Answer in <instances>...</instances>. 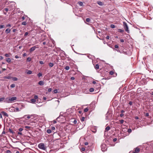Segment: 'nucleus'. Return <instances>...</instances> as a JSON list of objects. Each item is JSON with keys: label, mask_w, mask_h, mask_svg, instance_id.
<instances>
[{"label": "nucleus", "mask_w": 153, "mask_h": 153, "mask_svg": "<svg viewBox=\"0 0 153 153\" xmlns=\"http://www.w3.org/2000/svg\"><path fill=\"white\" fill-rule=\"evenodd\" d=\"M123 27H124L125 31L127 32L128 33H129V30L128 29V28L127 24L125 22H123Z\"/></svg>", "instance_id": "f257e3e1"}, {"label": "nucleus", "mask_w": 153, "mask_h": 153, "mask_svg": "<svg viewBox=\"0 0 153 153\" xmlns=\"http://www.w3.org/2000/svg\"><path fill=\"white\" fill-rule=\"evenodd\" d=\"M38 147L40 149L43 150H45L46 149L45 145L43 143H39L38 145Z\"/></svg>", "instance_id": "f03ea898"}, {"label": "nucleus", "mask_w": 153, "mask_h": 153, "mask_svg": "<svg viewBox=\"0 0 153 153\" xmlns=\"http://www.w3.org/2000/svg\"><path fill=\"white\" fill-rule=\"evenodd\" d=\"M87 57L90 59L93 60L95 58V57L92 55H88L87 56ZM95 61H93L92 60V62L93 63L94 65V63L95 62Z\"/></svg>", "instance_id": "7ed1b4c3"}, {"label": "nucleus", "mask_w": 153, "mask_h": 153, "mask_svg": "<svg viewBox=\"0 0 153 153\" xmlns=\"http://www.w3.org/2000/svg\"><path fill=\"white\" fill-rule=\"evenodd\" d=\"M101 150L103 152H105L107 149V148L105 144H103L101 145Z\"/></svg>", "instance_id": "20e7f679"}, {"label": "nucleus", "mask_w": 153, "mask_h": 153, "mask_svg": "<svg viewBox=\"0 0 153 153\" xmlns=\"http://www.w3.org/2000/svg\"><path fill=\"white\" fill-rule=\"evenodd\" d=\"M37 45L34 46L32 48H31L30 49V53L32 52L33 51H34L36 48H38V47H37Z\"/></svg>", "instance_id": "39448f33"}, {"label": "nucleus", "mask_w": 153, "mask_h": 153, "mask_svg": "<svg viewBox=\"0 0 153 153\" xmlns=\"http://www.w3.org/2000/svg\"><path fill=\"white\" fill-rule=\"evenodd\" d=\"M17 99V98L16 97H13L11 98H10V103L12 102H14V101L16 100Z\"/></svg>", "instance_id": "423d86ee"}, {"label": "nucleus", "mask_w": 153, "mask_h": 153, "mask_svg": "<svg viewBox=\"0 0 153 153\" xmlns=\"http://www.w3.org/2000/svg\"><path fill=\"white\" fill-rule=\"evenodd\" d=\"M109 74L111 75H113V76L114 77H116L117 76V74L113 71H110Z\"/></svg>", "instance_id": "0eeeda50"}, {"label": "nucleus", "mask_w": 153, "mask_h": 153, "mask_svg": "<svg viewBox=\"0 0 153 153\" xmlns=\"http://www.w3.org/2000/svg\"><path fill=\"white\" fill-rule=\"evenodd\" d=\"M12 108L13 109V111L14 112H18L20 111L21 108L19 109L18 107H16L15 108L14 107H13Z\"/></svg>", "instance_id": "6e6552de"}, {"label": "nucleus", "mask_w": 153, "mask_h": 153, "mask_svg": "<svg viewBox=\"0 0 153 153\" xmlns=\"http://www.w3.org/2000/svg\"><path fill=\"white\" fill-rule=\"evenodd\" d=\"M140 149L138 147H137L135 149V152L133 153H138L140 152Z\"/></svg>", "instance_id": "1a4fd4ad"}, {"label": "nucleus", "mask_w": 153, "mask_h": 153, "mask_svg": "<svg viewBox=\"0 0 153 153\" xmlns=\"http://www.w3.org/2000/svg\"><path fill=\"white\" fill-rule=\"evenodd\" d=\"M45 82L44 81L41 80L39 82L38 84L42 86L44 85Z\"/></svg>", "instance_id": "9d476101"}, {"label": "nucleus", "mask_w": 153, "mask_h": 153, "mask_svg": "<svg viewBox=\"0 0 153 153\" xmlns=\"http://www.w3.org/2000/svg\"><path fill=\"white\" fill-rule=\"evenodd\" d=\"M9 100H10V98H7L5 99L4 102L6 103H9L10 102Z\"/></svg>", "instance_id": "9b49d317"}, {"label": "nucleus", "mask_w": 153, "mask_h": 153, "mask_svg": "<svg viewBox=\"0 0 153 153\" xmlns=\"http://www.w3.org/2000/svg\"><path fill=\"white\" fill-rule=\"evenodd\" d=\"M1 113L4 116H6L7 117H8V115L7 114V113H6V112H4V111H2L1 112Z\"/></svg>", "instance_id": "f8f14e48"}, {"label": "nucleus", "mask_w": 153, "mask_h": 153, "mask_svg": "<svg viewBox=\"0 0 153 153\" xmlns=\"http://www.w3.org/2000/svg\"><path fill=\"white\" fill-rule=\"evenodd\" d=\"M12 77L10 76H4L3 77V78L4 79H11Z\"/></svg>", "instance_id": "ddd939ff"}, {"label": "nucleus", "mask_w": 153, "mask_h": 153, "mask_svg": "<svg viewBox=\"0 0 153 153\" xmlns=\"http://www.w3.org/2000/svg\"><path fill=\"white\" fill-rule=\"evenodd\" d=\"M10 30L9 28H7L5 32L7 34H8L10 32Z\"/></svg>", "instance_id": "4468645a"}, {"label": "nucleus", "mask_w": 153, "mask_h": 153, "mask_svg": "<svg viewBox=\"0 0 153 153\" xmlns=\"http://www.w3.org/2000/svg\"><path fill=\"white\" fill-rule=\"evenodd\" d=\"M108 115V114H107L105 115V119L106 120H109L110 119V118L109 117Z\"/></svg>", "instance_id": "2eb2a0df"}, {"label": "nucleus", "mask_w": 153, "mask_h": 153, "mask_svg": "<svg viewBox=\"0 0 153 153\" xmlns=\"http://www.w3.org/2000/svg\"><path fill=\"white\" fill-rule=\"evenodd\" d=\"M117 31L118 32H120L121 33H123L124 32V30H122L120 29H119L117 30Z\"/></svg>", "instance_id": "dca6fc26"}, {"label": "nucleus", "mask_w": 153, "mask_h": 153, "mask_svg": "<svg viewBox=\"0 0 153 153\" xmlns=\"http://www.w3.org/2000/svg\"><path fill=\"white\" fill-rule=\"evenodd\" d=\"M11 54L10 53H6L5 54L4 56L6 57H10Z\"/></svg>", "instance_id": "f3484780"}, {"label": "nucleus", "mask_w": 153, "mask_h": 153, "mask_svg": "<svg viewBox=\"0 0 153 153\" xmlns=\"http://www.w3.org/2000/svg\"><path fill=\"white\" fill-rule=\"evenodd\" d=\"M78 3L79 5L80 6H82L83 5V3L82 2L79 1L78 2Z\"/></svg>", "instance_id": "a211bd4d"}, {"label": "nucleus", "mask_w": 153, "mask_h": 153, "mask_svg": "<svg viewBox=\"0 0 153 153\" xmlns=\"http://www.w3.org/2000/svg\"><path fill=\"white\" fill-rule=\"evenodd\" d=\"M14 81H16L18 80V78L16 77H12V78Z\"/></svg>", "instance_id": "6ab92c4d"}, {"label": "nucleus", "mask_w": 153, "mask_h": 153, "mask_svg": "<svg viewBox=\"0 0 153 153\" xmlns=\"http://www.w3.org/2000/svg\"><path fill=\"white\" fill-rule=\"evenodd\" d=\"M30 101H31V102L32 103H34L35 102H36V100L35 99H31L30 100Z\"/></svg>", "instance_id": "aec40b11"}, {"label": "nucleus", "mask_w": 153, "mask_h": 153, "mask_svg": "<svg viewBox=\"0 0 153 153\" xmlns=\"http://www.w3.org/2000/svg\"><path fill=\"white\" fill-rule=\"evenodd\" d=\"M110 127L108 126L105 128V129L106 131H108L110 129Z\"/></svg>", "instance_id": "412c9836"}, {"label": "nucleus", "mask_w": 153, "mask_h": 153, "mask_svg": "<svg viewBox=\"0 0 153 153\" xmlns=\"http://www.w3.org/2000/svg\"><path fill=\"white\" fill-rule=\"evenodd\" d=\"M47 132L48 134H50L51 132V131L50 129L47 130Z\"/></svg>", "instance_id": "4be33fe9"}, {"label": "nucleus", "mask_w": 153, "mask_h": 153, "mask_svg": "<svg viewBox=\"0 0 153 153\" xmlns=\"http://www.w3.org/2000/svg\"><path fill=\"white\" fill-rule=\"evenodd\" d=\"M6 61L8 63L10 62H11V59L10 58H7L6 59Z\"/></svg>", "instance_id": "5701e85b"}, {"label": "nucleus", "mask_w": 153, "mask_h": 153, "mask_svg": "<svg viewBox=\"0 0 153 153\" xmlns=\"http://www.w3.org/2000/svg\"><path fill=\"white\" fill-rule=\"evenodd\" d=\"M39 63L40 64L42 65V64H43L45 63V62L43 61H39Z\"/></svg>", "instance_id": "b1692460"}, {"label": "nucleus", "mask_w": 153, "mask_h": 153, "mask_svg": "<svg viewBox=\"0 0 153 153\" xmlns=\"http://www.w3.org/2000/svg\"><path fill=\"white\" fill-rule=\"evenodd\" d=\"M9 132L11 133V134H13L14 133V132L11 129H9Z\"/></svg>", "instance_id": "393cba45"}, {"label": "nucleus", "mask_w": 153, "mask_h": 153, "mask_svg": "<svg viewBox=\"0 0 153 153\" xmlns=\"http://www.w3.org/2000/svg\"><path fill=\"white\" fill-rule=\"evenodd\" d=\"M94 90L93 88H91L89 89V91L90 92H93Z\"/></svg>", "instance_id": "a878e982"}, {"label": "nucleus", "mask_w": 153, "mask_h": 153, "mask_svg": "<svg viewBox=\"0 0 153 153\" xmlns=\"http://www.w3.org/2000/svg\"><path fill=\"white\" fill-rule=\"evenodd\" d=\"M49 65L50 67H52L53 65V64L52 63H50L49 64Z\"/></svg>", "instance_id": "bb28decb"}, {"label": "nucleus", "mask_w": 153, "mask_h": 153, "mask_svg": "<svg viewBox=\"0 0 153 153\" xmlns=\"http://www.w3.org/2000/svg\"><path fill=\"white\" fill-rule=\"evenodd\" d=\"M27 24V23L26 22H23L22 23V25H26Z\"/></svg>", "instance_id": "cd10ccee"}, {"label": "nucleus", "mask_w": 153, "mask_h": 153, "mask_svg": "<svg viewBox=\"0 0 153 153\" xmlns=\"http://www.w3.org/2000/svg\"><path fill=\"white\" fill-rule=\"evenodd\" d=\"M5 99L4 97H2L0 98V102H2Z\"/></svg>", "instance_id": "c85d7f7f"}, {"label": "nucleus", "mask_w": 153, "mask_h": 153, "mask_svg": "<svg viewBox=\"0 0 153 153\" xmlns=\"http://www.w3.org/2000/svg\"><path fill=\"white\" fill-rule=\"evenodd\" d=\"M127 131L129 133H130L132 131V130H131V129L130 128H129L128 129V130H127Z\"/></svg>", "instance_id": "c756f323"}, {"label": "nucleus", "mask_w": 153, "mask_h": 153, "mask_svg": "<svg viewBox=\"0 0 153 153\" xmlns=\"http://www.w3.org/2000/svg\"><path fill=\"white\" fill-rule=\"evenodd\" d=\"M88 109L87 108L84 109V111L85 112H87L88 111Z\"/></svg>", "instance_id": "7c9ffc66"}, {"label": "nucleus", "mask_w": 153, "mask_h": 153, "mask_svg": "<svg viewBox=\"0 0 153 153\" xmlns=\"http://www.w3.org/2000/svg\"><path fill=\"white\" fill-rule=\"evenodd\" d=\"M99 66H101V65L100 64H99L98 63H97V64H96L95 66V67H99Z\"/></svg>", "instance_id": "2f4dec72"}, {"label": "nucleus", "mask_w": 153, "mask_h": 153, "mask_svg": "<svg viewBox=\"0 0 153 153\" xmlns=\"http://www.w3.org/2000/svg\"><path fill=\"white\" fill-rule=\"evenodd\" d=\"M32 71H28L27 72V74H32Z\"/></svg>", "instance_id": "473e14b6"}, {"label": "nucleus", "mask_w": 153, "mask_h": 153, "mask_svg": "<svg viewBox=\"0 0 153 153\" xmlns=\"http://www.w3.org/2000/svg\"><path fill=\"white\" fill-rule=\"evenodd\" d=\"M115 26L114 25L112 24L111 25V28H115Z\"/></svg>", "instance_id": "72a5a7b5"}, {"label": "nucleus", "mask_w": 153, "mask_h": 153, "mask_svg": "<svg viewBox=\"0 0 153 153\" xmlns=\"http://www.w3.org/2000/svg\"><path fill=\"white\" fill-rule=\"evenodd\" d=\"M15 86V85L14 84H12L11 85L10 87L11 88H14Z\"/></svg>", "instance_id": "f704fd0d"}, {"label": "nucleus", "mask_w": 153, "mask_h": 153, "mask_svg": "<svg viewBox=\"0 0 153 153\" xmlns=\"http://www.w3.org/2000/svg\"><path fill=\"white\" fill-rule=\"evenodd\" d=\"M86 21L87 22H89L90 21V19H89V18H87L86 19Z\"/></svg>", "instance_id": "c9c22d12"}, {"label": "nucleus", "mask_w": 153, "mask_h": 153, "mask_svg": "<svg viewBox=\"0 0 153 153\" xmlns=\"http://www.w3.org/2000/svg\"><path fill=\"white\" fill-rule=\"evenodd\" d=\"M42 74L41 73H39L38 74V76L39 77H40V76H42Z\"/></svg>", "instance_id": "e433bc0d"}, {"label": "nucleus", "mask_w": 153, "mask_h": 153, "mask_svg": "<svg viewBox=\"0 0 153 153\" xmlns=\"http://www.w3.org/2000/svg\"><path fill=\"white\" fill-rule=\"evenodd\" d=\"M85 118L84 117H82L81 119V121L82 122L83 121L85 120Z\"/></svg>", "instance_id": "4c0bfd02"}, {"label": "nucleus", "mask_w": 153, "mask_h": 153, "mask_svg": "<svg viewBox=\"0 0 153 153\" xmlns=\"http://www.w3.org/2000/svg\"><path fill=\"white\" fill-rule=\"evenodd\" d=\"M53 92L55 94L57 93V92H58L57 90V89H55L53 91Z\"/></svg>", "instance_id": "58836bf2"}, {"label": "nucleus", "mask_w": 153, "mask_h": 153, "mask_svg": "<svg viewBox=\"0 0 153 153\" xmlns=\"http://www.w3.org/2000/svg\"><path fill=\"white\" fill-rule=\"evenodd\" d=\"M31 58H30V57H28L27 58V61L28 62H30V61L31 60Z\"/></svg>", "instance_id": "ea45409f"}, {"label": "nucleus", "mask_w": 153, "mask_h": 153, "mask_svg": "<svg viewBox=\"0 0 153 153\" xmlns=\"http://www.w3.org/2000/svg\"><path fill=\"white\" fill-rule=\"evenodd\" d=\"M25 128L27 129H29L31 127L29 126H25Z\"/></svg>", "instance_id": "a19ab883"}, {"label": "nucleus", "mask_w": 153, "mask_h": 153, "mask_svg": "<svg viewBox=\"0 0 153 153\" xmlns=\"http://www.w3.org/2000/svg\"><path fill=\"white\" fill-rule=\"evenodd\" d=\"M9 109V110L10 111H13V109L12 108H12H10Z\"/></svg>", "instance_id": "79ce46f5"}, {"label": "nucleus", "mask_w": 153, "mask_h": 153, "mask_svg": "<svg viewBox=\"0 0 153 153\" xmlns=\"http://www.w3.org/2000/svg\"><path fill=\"white\" fill-rule=\"evenodd\" d=\"M38 98L37 96L36 95H35L34 96V98L35 100L37 99Z\"/></svg>", "instance_id": "37998d69"}, {"label": "nucleus", "mask_w": 153, "mask_h": 153, "mask_svg": "<svg viewBox=\"0 0 153 153\" xmlns=\"http://www.w3.org/2000/svg\"><path fill=\"white\" fill-rule=\"evenodd\" d=\"M81 151H82V152H83V151H85V148H83V147H82V148H81Z\"/></svg>", "instance_id": "c03bdc74"}, {"label": "nucleus", "mask_w": 153, "mask_h": 153, "mask_svg": "<svg viewBox=\"0 0 153 153\" xmlns=\"http://www.w3.org/2000/svg\"><path fill=\"white\" fill-rule=\"evenodd\" d=\"M28 32H26L25 33L24 36H26L28 35Z\"/></svg>", "instance_id": "a18cd8bd"}, {"label": "nucleus", "mask_w": 153, "mask_h": 153, "mask_svg": "<svg viewBox=\"0 0 153 153\" xmlns=\"http://www.w3.org/2000/svg\"><path fill=\"white\" fill-rule=\"evenodd\" d=\"M4 27V25H0V29L3 28Z\"/></svg>", "instance_id": "49530a36"}, {"label": "nucleus", "mask_w": 153, "mask_h": 153, "mask_svg": "<svg viewBox=\"0 0 153 153\" xmlns=\"http://www.w3.org/2000/svg\"><path fill=\"white\" fill-rule=\"evenodd\" d=\"M6 27H11V25L10 24H7L6 25Z\"/></svg>", "instance_id": "de8ad7c7"}, {"label": "nucleus", "mask_w": 153, "mask_h": 153, "mask_svg": "<svg viewBox=\"0 0 153 153\" xmlns=\"http://www.w3.org/2000/svg\"><path fill=\"white\" fill-rule=\"evenodd\" d=\"M73 123L74 124H76V123H77V121L76 120H74V121L73 122Z\"/></svg>", "instance_id": "09e8293b"}, {"label": "nucleus", "mask_w": 153, "mask_h": 153, "mask_svg": "<svg viewBox=\"0 0 153 153\" xmlns=\"http://www.w3.org/2000/svg\"><path fill=\"white\" fill-rule=\"evenodd\" d=\"M57 123V122L56 120H54L52 122V123L53 124H55L56 123Z\"/></svg>", "instance_id": "8fccbe9b"}, {"label": "nucleus", "mask_w": 153, "mask_h": 153, "mask_svg": "<svg viewBox=\"0 0 153 153\" xmlns=\"http://www.w3.org/2000/svg\"><path fill=\"white\" fill-rule=\"evenodd\" d=\"M6 153H11V152L10 150H7L6 151Z\"/></svg>", "instance_id": "3c124183"}, {"label": "nucleus", "mask_w": 153, "mask_h": 153, "mask_svg": "<svg viewBox=\"0 0 153 153\" xmlns=\"http://www.w3.org/2000/svg\"><path fill=\"white\" fill-rule=\"evenodd\" d=\"M52 91V89L51 88H49L48 89V91L49 92H51Z\"/></svg>", "instance_id": "603ef678"}, {"label": "nucleus", "mask_w": 153, "mask_h": 153, "mask_svg": "<svg viewBox=\"0 0 153 153\" xmlns=\"http://www.w3.org/2000/svg\"><path fill=\"white\" fill-rule=\"evenodd\" d=\"M4 10L6 12H7L9 10L7 8H5Z\"/></svg>", "instance_id": "864d4df0"}, {"label": "nucleus", "mask_w": 153, "mask_h": 153, "mask_svg": "<svg viewBox=\"0 0 153 153\" xmlns=\"http://www.w3.org/2000/svg\"><path fill=\"white\" fill-rule=\"evenodd\" d=\"M120 121V122L121 123V124L123 123L124 121L123 120H121Z\"/></svg>", "instance_id": "5fc2aeb1"}, {"label": "nucleus", "mask_w": 153, "mask_h": 153, "mask_svg": "<svg viewBox=\"0 0 153 153\" xmlns=\"http://www.w3.org/2000/svg\"><path fill=\"white\" fill-rule=\"evenodd\" d=\"M30 118V115H27V118H28V119H29Z\"/></svg>", "instance_id": "6e6d98bb"}, {"label": "nucleus", "mask_w": 153, "mask_h": 153, "mask_svg": "<svg viewBox=\"0 0 153 153\" xmlns=\"http://www.w3.org/2000/svg\"><path fill=\"white\" fill-rule=\"evenodd\" d=\"M117 140V139L116 138H114L113 140V141L114 142L116 141Z\"/></svg>", "instance_id": "4d7b16f0"}, {"label": "nucleus", "mask_w": 153, "mask_h": 153, "mask_svg": "<svg viewBox=\"0 0 153 153\" xmlns=\"http://www.w3.org/2000/svg\"><path fill=\"white\" fill-rule=\"evenodd\" d=\"M23 130V129H22V128H19V131L20 132L22 131Z\"/></svg>", "instance_id": "13d9d810"}, {"label": "nucleus", "mask_w": 153, "mask_h": 153, "mask_svg": "<svg viewBox=\"0 0 153 153\" xmlns=\"http://www.w3.org/2000/svg\"><path fill=\"white\" fill-rule=\"evenodd\" d=\"M115 48H118V46L117 45H115L114 46Z\"/></svg>", "instance_id": "bf43d9fd"}, {"label": "nucleus", "mask_w": 153, "mask_h": 153, "mask_svg": "<svg viewBox=\"0 0 153 153\" xmlns=\"http://www.w3.org/2000/svg\"><path fill=\"white\" fill-rule=\"evenodd\" d=\"M150 94H151V95H152V96H153V91H151V92L150 93Z\"/></svg>", "instance_id": "052dcab7"}, {"label": "nucleus", "mask_w": 153, "mask_h": 153, "mask_svg": "<svg viewBox=\"0 0 153 153\" xmlns=\"http://www.w3.org/2000/svg\"><path fill=\"white\" fill-rule=\"evenodd\" d=\"M3 59V57L1 56H0V60H1Z\"/></svg>", "instance_id": "680f3d73"}, {"label": "nucleus", "mask_w": 153, "mask_h": 153, "mask_svg": "<svg viewBox=\"0 0 153 153\" xmlns=\"http://www.w3.org/2000/svg\"><path fill=\"white\" fill-rule=\"evenodd\" d=\"M129 104L130 105H132V102L131 101H130L129 103Z\"/></svg>", "instance_id": "e2e57ef3"}, {"label": "nucleus", "mask_w": 153, "mask_h": 153, "mask_svg": "<svg viewBox=\"0 0 153 153\" xmlns=\"http://www.w3.org/2000/svg\"><path fill=\"white\" fill-rule=\"evenodd\" d=\"M120 41L121 42H124V40L123 39H120Z\"/></svg>", "instance_id": "0e129e2a"}, {"label": "nucleus", "mask_w": 153, "mask_h": 153, "mask_svg": "<svg viewBox=\"0 0 153 153\" xmlns=\"http://www.w3.org/2000/svg\"><path fill=\"white\" fill-rule=\"evenodd\" d=\"M18 135H22V133L21 132H18Z\"/></svg>", "instance_id": "69168bd1"}, {"label": "nucleus", "mask_w": 153, "mask_h": 153, "mask_svg": "<svg viewBox=\"0 0 153 153\" xmlns=\"http://www.w3.org/2000/svg\"><path fill=\"white\" fill-rule=\"evenodd\" d=\"M22 20H24L25 19V17L24 16H22Z\"/></svg>", "instance_id": "338daca9"}, {"label": "nucleus", "mask_w": 153, "mask_h": 153, "mask_svg": "<svg viewBox=\"0 0 153 153\" xmlns=\"http://www.w3.org/2000/svg\"><path fill=\"white\" fill-rule=\"evenodd\" d=\"M71 80H74L75 79V78L74 77H71Z\"/></svg>", "instance_id": "774afa93"}]
</instances>
